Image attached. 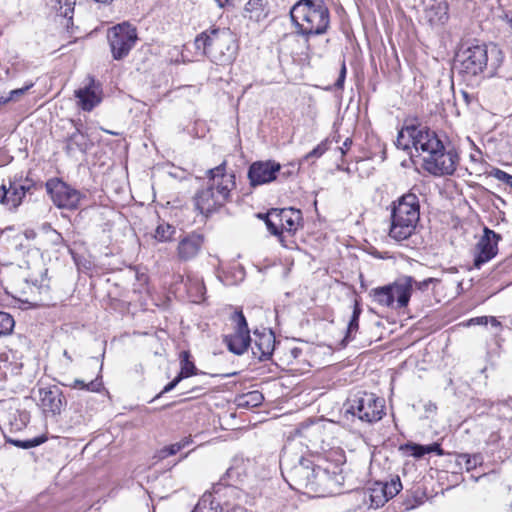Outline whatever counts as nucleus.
I'll return each mask as SVG.
<instances>
[{
  "mask_svg": "<svg viewBox=\"0 0 512 512\" xmlns=\"http://www.w3.org/2000/svg\"><path fill=\"white\" fill-rule=\"evenodd\" d=\"M233 473H234V470L232 468H229L227 471H226V475L227 477L229 478H232L233 477Z\"/></svg>",
  "mask_w": 512,
  "mask_h": 512,
  "instance_id": "nucleus-58",
  "label": "nucleus"
},
{
  "mask_svg": "<svg viewBox=\"0 0 512 512\" xmlns=\"http://www.w3.org/2000/svg\"><path fill=\"white\" fill-rule=\"evenodd\" d=\"M264 397L261 392L254 390L243 394L238 398V406L245 408H254L262 404Z\"/></svg>",
  "mask_w": 512,
  "mask_h": 512,
  "instance_id": "nucleus-28",
  "label": "nucleus"
},
{
  "mask_svg": "<svg viewBox=\"0 0 512 512\" xmlns=\"http://www.w3.org/2000/svg\"><path fill=\"white\" fill-rule=\"evenodd\" d=\"M345 414L357 417L362 422L373 423L385 414L384 400L373 393L357 392L344 404Z\"/></svg>",
  "mask_w": 512,
  "mask_h": 512,
  "instance_id": "nucleus-8",
  "label": "nucleus"
},
{
  "mask_svg": "<svg viewBox=\"0 0 512 512\" xmlns=\"http://www.w3.org/2000/svg\"><path fill=\"white\" fill-rule=\"evenodd\" d=\"M223 162L207 171L208 181L205 188L199 190L194 196L195 207L203 215L208 216L222 207L230 198L235 188V175L225 171Z\"/></svg>",
  "mask_w": 512,
  "mask_h": 512,
  "instance_id": "nucleus-3",
  "label": "nucleus"
},
{
  "mask_svg": "<svg viewBox=\"0 0 512 512\" xmlns=\"http://www.w3.org/2000/svg\"><path fill=\"white\" fill-rule=\"evenodd\" d=\"M78 98V104L85 111H91L101 101L98 95V87L93 79H90L88 85L75 91Z\"/></svg>",
  "mask_w": 512,
  "mask_h": 512,
  "instance_id": "nucleus-22",
  "label": "nucleus"
},
{
  "mask_svg": "<svg viewBox=\"0 0 512 512\" xmlns=\"http://www.w3.org/2000/svg\"><path fill=\"white\" fill-rule=\"evenodd\" d=\"M66 399L57 386L38 389L37 405L45 418H56L66 406Z\"/></svg>",
  "mask_w": 512,
  "mask_h": 512,
  "instance_id": "nucleus-15",
  "label": "nucleus"
},
{
  "mask_svg": "<svg viewBox=\"0 0 512 512\" xmlns=\"http://www.w3.org/2000/svg\"><path fill=\"white\" fill-rule=\"evenodd\" d=\"M223 512H246V509L239 504H232L229 500L223 502Z\"/></svg>",
  "mask_w": 512,
  "mask_h": 512,
  "instance_id": "nucleus-43",
  "label": "nucleus"
},
{
  "mask_svg": "<svg viewBox=\"0 0 512 512\" xmlns=\"http://www.w3.org/2000/svg\"><path fill=\"white\" fill-rule=\"evenodd\" d=\"M32 86H33V84H30V85H27V86H25V87H23V88L14 89V90L10 91V93H9V96H8V97H11V101H12V100H14V99H16V98H18V97H20V96L24 95V94H25V92H26L30 87H32Z\"/></svg>",
  "mask_w": 512,
  "mask_h": 512,
  "instance_id": "nucleus-47",
  "label": "nucleus"
},
{
  "mask_svg": "<svg viewBox=\"0 0 512 512\" xmlns=\"http://www.w3.org/2000/svg\"><path fill=\"white\" fill-rule=\"evenodd\" d=\"M461 457L465 458L467 470L474 469L481 463V457L479 455L470 456L468 454H463Z\"/></svg>",
  "mask_w": 512,
  "mask_h": 512,
  "instance_id": "nucleus-41",
  "label": "nucleus"
},
{
  "mask_svg": "<svg viewBox=\"0 0 512 512\" xmlns=\"http://www.w3.org/2000/svg\"><path fill=\"white\" fill-rule=\"evenodd\" d=\"M346 72H347L346 65H345V62L343 61L342 65H341L339 77L334 84L336 89H343L345 78H346Z\"/></svg>",
  "mask_w": 512,
  "mask_h": 512,
  "instance_id": "nucleus-45",
  "label": "nucleus"
},
{
  "mask_svg": "<svg viewBox=\"0 0 512 512\" xmlns=\"http://www.w3.org/2000/svg\"><path fill=\"white\" fill-rule=\"evenodd\" d=\"M345 477L341 465L325 462L318 466L314 493L319 496L334 495L341 491Z\"/></svg>",
  "mask_w": 512,
  "mask_h": 512,
  "instance_id": "nucleus-11",
  "label": "nucleus"
},
{
  "mask_svg": "<svg viewBox=\"0 0 512 512\" xmlns=\"http://www.w3.org/2000/svg\"><path fill=\"white\" fill-rule=\"evenodd\" d=\"M489 176L509 185L512 188V175L506 173L505 171L499 168H493L490 171Z\"/></svg>",
  "mask_w": 512,
  "mask_h": 512,
  "instance_id": "nucleus-38",
  "label": "nucleus"
},
{
  "mask_svg": "<svg viewBox=\"0 0 512 512\" xmlns=\"http://www.w3.org/2000/svg\"><path fill=\"white\" fill-rule=\"evenodd\" d=\"M9 193V190L5 185L0 186V204L7 205V195Z\"/></svg>",
  "mask_w": 512,
  "mask_h": 512,
  "instance_id": "nucleus-50",
  "label": "nucleus"
},
{
  "mask_svg": "<svg viewBox=\"0 0 512 512\" xmlns=\"http://www.w3.org/2000/svg\"><path fill=\"white\" fill-rule=\"evenodd\" d=\"M217 5L220 7V8H224L226 6H233L234 5V2L236 0H215Z\"/></svg>",
  "mask_w": 512,
  "mask_h": 512,
  "instance_id": "nucleus-52",
  "label": "nucleus"
},
{
  "mask_svg": "<svg viewBox=\"0 0 512 512\" xmlns=\"http://www.w3.org/2000/svg\"><path fill=\"white\" fill-rule=\"evenodd\" d=\"M235 332L224 337V342L230 352L242 355L251 344L250 331L246 318L241 310L235 311L231 316Z\"/></svg>",
  "mask_w": 512,
  "mask_h": 512,
  "instance_id": "nucleus-14",
  "label": "nucleus"
},
{
  "mask_svg": "<svg viewBox=\"0 0 512 512\" xmlns=\"http://www.w3.org/2000/svg\"><path fill=\"white\" fill-rule=\"evenodd\" d=\"M9 193L7 195V206L9 210H16L23 202L26 193L31 189V185H21L15 182L9 183Z\"/></svg>",
  "mask_w": 512,
  "mask_h": 512,
  "instance_id": "nucleus-24",
  "label": "nucleus"
},
{
  "mask_svg": "<svg viewBox=\"0 0 512 512\" xmlns=\"http://www.w3.org/2000/svg\"><path fill=\"white\" fill-rule=\"evenodd\" d=\"M46 189L53 203L59 208L75 209L81 199L79 191L60 180H49Z\"/></svg>",
  "mask_w": 512,
  "mask_h": 512,
  "instance_id": "nucleus-16",
  "label": "nucleus"
},
{
  "mask_svg": "<svg viewBox=\"0 0 512 512\" xmlns=\"http://www.w3.org/2000/svg\"><path fill=\"white\" fill-rule=\"evenodd\" d=\"M426 155L423 158V169L435 177L453 175L459 163L457 150L446 146L438 134L431 130L421 148Z\"/></svg>",
  "mask_w": 512,
  "mask_h": 512,
  "instance_id": "nucleus-5",
  "label": "nucleus"
},
{
  "mask_svg": "<svg viewBox=\"0 0 512 512\" xmlns=\"http://www.w3.org/2000/svg\"><path fill=\"white\" fill-rule=\"evenodd\" d=\"M488 322H489L488 316L476 317V318H472L470 320V324H473V325H487Z\"/></svg>",
  "mask_w": 512,
  "mask_h": 512,
  "instance_id": "nucleus-49",
  "label": "nucleus"
},
{
  "mask_svg": "<svg viewBox=\"0 0 512 512\" xmlns=\"http://www.w3.org/2000/svg\"><path fill=\"white\" fill-rule=\"evenodd\" d=\"M65 385L73 389H82L91 392H99L102 387V382L98 378L91 380L89 382H85L84 380L81 379H75L72 383Z\"/></svg>",
  "mask_w": 512,
  "mask_h": 512,
  "instance_id": "nucleus-30",
  "label": "nucleus"
},
{
  "mask_svg": "<svg viewBox=\"0 0 512 512\" xmlns=\"http://www.w3.org/2000/svg\"><path fill=\"white\" fill-rule=\"evenodd\" d=\"M10 101H11V97H8V96H7V97H4V96H1V97H0V106H1V105H4V104H7V103H8V102H10Z\"/></svg>",
  "mask_w": 512,
  "mask_h": 512,
  "instance_id": "nucleus-55",
  "label": "nucleus"
},
{
  "mask_svg": "<svg viewBox=\"0 0 512 512\" xmlns=\"http://www.w3.org/2000/svg\"><path fill=\"white\" fill-rule=\"evenodd\" d=\"M296 34L305 40V48L310 49L309 39L323 35L330 25V12L323 0H299L290 11Z\"/></svg>",
  "mask_w": 512,
  "mask_h": 512,
  "instance_id": "nucleus-2",
  "label": "nucleus"
},
{
  "mask_svg": "<svg viewBox=\"0 0 512 512\" xmlns=\"http://www.w3.org/2000/svg\"><path fill=\"white\" fill-rule=\"evenodd\" d=\"M14 326L13 317L6 312H0V337L11 334Z\"/></svg>",
  "mask_w": 512,
  "mask_h": 512,
  "instance_id": "nucleus-34",
  "label": "nucleus"
},
{
  "mask_svg": "<svg viewBox=\"0 0 512 512\" xmlns=\"http://www.w3.org/2000/svg\"><path fill=\"white\" fill-rule=\"evenodd\" d=\"M509 508H510V510H511V512H512V503L509 505Z\"/></svg>",
  "mask_w": 512,
  "mask_h": 512,
  "instance_id": "nucleus-60",
  "label": "nucleus"
},
{
  "mask_svg": "<svg viewBox=\"0 0 512 512\" xmlns=\"http://www.w3.org/2000/svg\"><path fill=\"white\" fill-rule=\"evenodd\" d=\"M414 283L415 279L412 276L402 275L388 285L371 289L370 296L379 306L401 310L409 304Z\"/></svg>",
  "mask_w": 512,
  "mask_h": 512,
  "instance_id": "nucleus-7",
  "label": "nucleus"
},
{
  "mask_svg": "<svg viewBox=\"0 0 512 512\" xmlns=\"http://www.w3.org/2000/svg\"><path fill=\"white\" fill-rule=\"evenodd\" d=\"M195 48L218 65L231 63L237 53L234 34L228 28H210L196 36Z\"/></svg>",
  "mask_w": 512,
  "mask_h": 512,
  "instance_id": "nucleus-4",
  "label": "nucleus"
},
{
  "mask_svg": "<svg viewBox=\"0 0 512 512\" xmlns=\"http://www.w3.org/2000/svg\"><path fill=\"white\" fill-rule=\"evenodd\" d=\"M34 287H36L40 294L47 293L49 290V284L48 280L44 277V275H41V279H35L31 280Z\"/></svg>",
  "mask_w": 512,
  "mask_h": 512,
  "instance_id": "nucleus-40",
  "label": "nucleus"
},
{
  "mask_svg": "<svg viewBox=\"0 0 512 512\" xmlns=\"http://www.w3.org/2000/svg\"><path fill=\"white\" fill-rule=\"evenodd\" d=\"M438 282L436 278H427L423 281H416L414 283V289L420 291H426L431 283Z\"/></svg>",
  "mask_w": 512,
  "mask_h": 512,
  "instance_id": "nucleus-44",
  "label": "nucleus"
},
{
  "mask_svg": "<svg viewBox=\"0 0 512 512\" xmlns=\"http://www.w3.org/2000/svg\"><path fill=\"white\" fill-rule=\"evenodd\" d=\"M420 218L419 199L414 193L404 194L394 203L389 236L396 241L408 239Z\"/></svg>",
  "mask_w": 512,
  "mask_h": 512,
  "instance_id": "nucleus-6",
  "label": "nucleus"
},
{
  "mask_svg": "<svg viewBox=\"0 0 512 512\" xmlns=\"http://www.w3.org/2000/svg\"><path fill=\"white\" fill-rule=\"evenodd\" d=\"M488 50L484 44L462 47L456 54L455 63L459 72L467 76H477L487 67Z\"/></svg>",
  "mask_w": 512,
  "mask_h": 512,
  "instance_id": "nucleus-9",
  "label": "nucleus"
},
{
  "mask_svg": "<svg viewBox=\"0 0 512 512\" xmlns=\"http://www.w3.org/2000/svg\"><path fill=\"white\" fill-rule=\"evenodd\" d=\"M276 219H277V215L271 209L265 216V224H266L269 232L275 236H278L280 242L285 246L284 240L282 237L283 233H282V231L279 227V223Z\"/></svg>",
  "mask_w": 512,
  "mask_h": 512,
  "instance_id": "nucleus-31",
  "label": "nucleus"
},
{
  "mask_svg": "<svg viewBox=\"0 0 512 512\" xmlns=\"http://www.w3.org/2000/svg\"><path fill=\"white\" fill-rule=\"evenodd\" d=\"M482 237L476 244L474 267L480 268L484 263L494 258L498 252V242L501 236L485 227Z\"/></svg>",
  "mask_w": 512,
  "mask_h": 512,
  "instance_id": "nucleus-17",
  "label": "nucleus"
},
{
  "mask_svg": "<svg viewBox=\"0 0 512 512\" xmlns=\"http://www.w3.org/2000/svg\"><path fill=\"white\" fill-rule=\"evenodd\" d=\"M382 488L386 490V495L388 499L396 496L400 490L402 489V484L399 477L392 479L390 482L382 483Z\"/></svg>",
  "mask_w": 512,
  "mask_h": 512,
  "instance_id": "nucleus-37",
  "label": "nucleus"
},
{
  "mask_svg": "<svg viewBox=\"0 0 512 512\" xmlns=\"http://www.w3.org/2000/svg\"><path fill=\"white\" fill-rule=\"evenodd\" d=\"M46 440L45 436H38L29 440L9 439L8 442L18 448L29 449L43 444Z\"/></svg>",
  "mask_w": 512,
  "mask_h": 512,
  "instance_id": "nucleus-35",
  "label": "nucleus"
},
{
  "mask_svg": "<svg viewBox=\"0 0 512 512\" xmlns=\"http://www.w3.org/2000/svg\"><path fill=\"white\" fill-rule=\"evenodd\" d=\"M267 0H249L244 7V17L261 21L267 17Z\"/></svg>",
  "mask_w": 512,
  "mask_h": 512,
  "instance_id": "nucleus-25",
  "label": "nucleus"
},
{
  "mask_svg": "<svg viewBox=\"0 0 512 512\" xmlns=\"http://www.w3.org/2000/svg\"><path fill=\"white\" fill-rule=\"evenodd\" d=\"M192 442L191 437H184L179 442L173 443L169 446L164 447L160 451V457L166 458L168 456L175 455L177 452H179L181 449L185 448Z\"/></svg>",
  "mask_w": 512,
  "mask_h": 512,
  "instance_id": "nucleus-32",
  "label": "nucleus"
},
{
  "mask_svg": "<svg viewBox=\"0 0 512 512\" xmlns=\"http://www.w3.org/2000/svg\"><path fill=\"white\" fill-rule=\"evenodd\" d=\"M87 137L78 128L67 138L65 151L68 155H72L76 150L86 151Z\"/></svg>",
  "mask_w": 512,
  "mask_h": 512,
  "instance_id": "nucleus-26",
  "label": "nucleus"
},
{
  "mask_svg": "<svg viewBox=\"0 0 512 512\" xmlns=\"http://www.w3.org/2000/svg\"><path fill=\"white\" fill-rule=\"evenodd\" d=\"M176 228L169 223H160L154 233V238L159 242H169L173 239Z\"/></svg>",
  "mask_w": 512,
  "mask_h": 512,
  "instance_id": "nucleus-29",
  "label": "nucleus"
},
{
  "mask_svg": "<svg viewBox=\"0 0 512 512\" xmlns=\"http://www.w3.org/2000/svg\"><path fill=\"white\" fill-rule=\"evenodd\" d=\"M96 3L109 5L113 2V0H94Z\"/></svg>",
  "mask_w": 512,
  "mask_h": 512,
  "instance_id": "nucleus-57",
  "label": "nucleus"
},
{
  "mask_svg": "<svg viewBox=\"0 0 512 512\" xmlns=\"http://www.w3.org/2000/svg\"><path fill=\"white\" fill-rule=\"evenodd\" d=\"M426 449H428V453L436 452L437 455H439V456L444 455V451L441 448L440 444H438V443L426 445Z\"/></svg>",
  "mask_w": 512,
  "mask_h": 512,
  "instance_id": "nucleus-48",
  "label": "nucleus"
},
{
  "mask_svg": "<svg viewBox=\"0 0 512 512\" xmlns=\"http://www.w3.org/2000/svg\"><path fill=\"white\" fill-rule=\"evenodd\" d=\"M241 491L233 486L222 482L215 484L212 491L205 492L192 512H223L224 507L221 499L224 497L239 498Z\"/></svg>",
  "mask_w": 512,
  "mask_h": 512,
  "instance_id": "nucleus-12",
  "label": "nucleus"
},
{
  "mask_svg": "<svg viewBox=\"0 0 512 512\" xmlns=\"http://www.w3.org/2000/svg\"><path fill=\"white\" fill-rule=\"evenodd\" d=\"M477 154H478V155H480V154H481L480 150H477V151H476V153L471 154V155H470V159H471L472 161H474V162H478V161H479V159H478V157H477Z\"/></svg>",
  "mask_w": 512,
  "mask_h": 512,
  "instance_id": "nucleus-56",
  "label": "nucleus"
},
{
  "mask_svg": "<svg viewBox=\"0 0 512 512\" xmlns=\"http://www.w3.org/2000/svg\"><path fill=\"white\" fill-rule=\"evenodd\" d=\"M190 354L187 351H183L181 353V371L178 374L182 379L187 378L193 374H195L196 367L192 361L189 359Z\"/></svg>",
  "mask_w": 512,
  "mask_h": 512,
  "instance_id": "nucleus-33",
  "label": "nucleus"
},
{
  "mask_svg": "<svg viewBox=\"0 0 512 512\" xmlns=\"http://www.w3.org/2000/svg\"><path fill=\"white\" fill-rule=\"evenodd\" d=\"M489 322L494 327H499L500 326V322L495 317H489Z\"/></svg>",
  "mask_w": 512,
  "mask_h": 512,
  "instance_id": "nucleus-54",
  "label": "nucleus"
},
{
  "mask_svg": "<svg viewBox=\"0 0 512 512\" xmlns=\"http://www.w3.org/2000/svg\"><path fill=\"white\" fill-rule=\"evenodd\" d=\"M204 245L202 234L191 232L180 239L176 248L177 259L181 262H188L195 259Z\"/></svg>",
  "mask_w": 512,
  "mask_h": 512,
  "instance_id": "nucleus-19",
  "label": "nucleus"
},
{
  "mask_svg": "<svg viewBox=\"0 0 512 512\" xmlns=\"http://www.w3.org/2000/svg\"><path fill=\"white\" fill-rule=\"evenodd\" d=\"M326 151V146L324 143H321L319 145H317L313 150H311L306 156H305V159H310V158H319L320 156H322L324 154V152Z\"/></svg>",
  "mask_w": 512,
  "mask_h": 512,
  "instance_id": "nucleus-42",
  "label": "nucleus"
},
{
  "mask_svg": "<svg viewBox=\"0 0 512 512\" xmlns=\"http://www.w3.org/2000/svg\"><path fill=\"white\" fill-rule=\"evenodd\" d=\"M281 165L273 160L256 161L248 169V179L252 187L270 183L277 179Z\"/></svg>",
  "mask_w": 512,
  "mask_h": 512,
  "instance_id": "nucleus-18",
  "label": "nucleus"
},
{
  "mask_svg": "<svg viewBox=\"0 0 512 512\" xmlns=\"http://www.w3.org/2000/svg\"><path fill=\"white\" fill-rule=\"evenodd\" d=\"M406 449H408L411 452V455L416 458H421L425 454H428V449H426V445H420V444H407Z\"/></svg>",
  "mask_w": 512,
  "mask_h": 512,
  "instance_id": "nucleus-39",
  "label": "nucleus"
},
{
  "mask_svg": "<svg viewBox=\"0 0 512 512\" xmlns=\"http://www.w3.org/2000/svg\"><path fill=\"white\" fill-rule=\"evenodd\" d=\"M182 380V378L177 375L170 383H168L164 388L163 390L160 392V394L157 396H161L162 394H165V393H168L170 392L171 390H173L178 384L179 382Z\"/></svg>",
  "mask_w": 512,
  "mask_h": 512,
  "instance_id": "nucleus-46",
  "label": "nucleus"
},
{
  "mask_svg": "<svg viewBox=\"0 0 512 512\" xmlns=\"http://www.w3.org/2000/svg\"><path fill=\"white\" fill-rule=\"evenodd\" d=\"M320 427L314 424H302L297 430V437L289 440L283 447L280 456V469L287 483L295 490L304 493H314L318 466L310 459L305 458L300 449L302 441L297 438L314 436Z\"/></svg>",
  "mask_w": 512,
  "mask_h": 512,
  "instance_id": "nucleus-1",
  "label": "nucleus"
},
{
  "mask_svg": "<svg viewBox=\"0 0 512 512\" xmlns=\"http://www.w3.org/2000/svg\"><path fill=\"white\" fill-rule=\"evenodd\" d=\"M58 3L60 4L58 8V15L67 20L66 26L69 27L74 14V2L65 0L62 4V0H59Z\"/></svg>",
  "mask_w": 512,
  "mask_h": 512,
  "instance_id": "nucleus-36",
  "label": "nucleus"
},
{
  "mask_svg": "<svg viewBox=\"0 0 512 512\" xmlns=\"http://www.w3.org/2000/svg\"><path fill=\"white\" fill-rule=\"evenodd\" d=\"M252 354L259 361L269 359L275 348V335L272 330L263 328L254 331Z\"/></svg>",
  "mask_w": 512,
  "mask_h": 512,
  "instance_id": "nucleus-20",
  "label": "nucleus"
},
{
  "mask_svg": "<svg viewBox=\"0 0 512 512\" xmlns=\"http://www.w3.org/2000/svg\"><path fill=\"white\" fill-rule=\"evenodd\" d=\"M277 215V221L282 231L294 234L301 225V211L294 208L272 209Z\"/></svg>",
  "mask_w": 512,
  "mask_h": 512,
  "instance_id": "nucleus-21",
  "label": "nucleus"
},
{
  "mask_svg": "<svg viewBox=\"0 0 512 512\" xmlns=\"http://www.w3.org/2000/svg\"><path fill=\"white\" fill-rule=\"evenodd\" d=\"M431 129L421 124L418 119H406L404 126L398 132L396 146L403 150L414 147L417 151L421 150L424 141L428 138Z\"/></svg>",
  "mask_w": 512,
  "mask_h": 512,
  "instance_id": "nucleus-13",
  "label": "nucleus"
},
{
  "mask_svg": "<svg viewBox=\"0 0 512 512\" xmlns=\"http://www.w3.org/2000/svg\"><path fill=\"white\" fill-rule=\"evenodd\" d=\"M107 39L113 59L121 60L135 46L138 40L137 30L127 22L117 24L108 30Z\"/></svg>",
  "mask_w": 512,
  "mask_h": 512,
  "instance_id": "nucleus-10",
  "label": "nucleus"
},
{
  "mask_svg": "<svg viewBox=\"0 0 512 512\" xmlns=\"http://www.w3.org/2000/svg\"><path fill=\"white\" fill-rule=\"evenodd\" d=\"M386 490L382 488V482H376L373 487L368 488L364 492V503L368 504L370 508H379L383 506L387 501Z\"/></svg>",
  "mask_w": 512,
  "mask_h": 512,
  "instance_id": "nucleus-23",
  "label": "nucleus"
},
{
  "mask_svg": "<svg viewBox=\"0 0 512 512\" xmlns=\"http://www.w3.org/2000/svg\"><path fill=\"white\" fill-rule=\"evenodd\" d=\"M63 355L67 360H69L70 362L72 361V357L68 354L66 350L63 352Z\"/></svg>",
  "mask_w": 512,
  "mask_h": 512,
  "instance_id": "nucleus-59",
  "label": "nucleus"
},
{
  "mask_svg": "<svg viewBox=\"0 0 512 512\" xmlns=\"http://www.w3.org/2000/svg\"><path fill=\"white\" fill-rule=\"evenodd\" d=\"M361 312H362V309L360 307V304L357 300H355L353 303L352 315L349 320L346 335L343 339V342L348 343L354 339L355 333L359 329V317H360Z\"/></svg>",
  "mask_w": 512,
  "mask_h": 512,
  "instance_id": "nucleus-27",
  "label": "nucleus"
},
{
  "mask_svg": "<svg viewBox=\"0 0 512 512\" xmlns=\"http://www.w3.org/2000/svg\"><path fill=\"white\" fill-rule=\"evenodd\" d=\"M290 171L289 170H285V171H282V169L280 170V172H277V177H282V178H287L289 175H290Z\"/></svg>",
  "mask_w": 512,
  "mask_h": 512,
  "instance_id": "nucleus-53",
  "label": "nucleus"
},
{
  "mask_svg": "<svg viewBox=\"0 0 512 512\" xmlns=\"http://www.w3.org/2000/svg\"><path fill=\"white\" fill-rule=\"evenodd\" d=\"M351 145H352V139L346 138L345 141L343 142V145L340 147V151H341L342 155L346 154V152L350 149Z\"/></svg>",
  "mask_w": 512,
  "mask_h": 512,
  "instance_id": "nucleus-51",
  "label": "nucleus"
}]
</instances>
